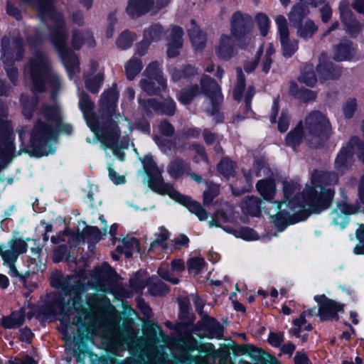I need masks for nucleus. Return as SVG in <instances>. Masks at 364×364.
Returning <instances> with one entry per match:
<instances>
[{
    "label": "nucleus",
    "instance_id": "f257e3e1",
    "mask_svg": "<svg viewBox=\"0 0 364 364\" xmlns=\"http://www.w3.org/2000/svg\"><path fill=\"white\" fill-rule=\"evenodd\" d=\"M338 180L334 172L315 171L311 174V186H306L301 193L296 184L284 183L283 201H274L269 210L271 221L278 228L288 226L304 220L311 213L326 209L333 200L334 191L324 186L334 185Z\"/></svg>",
    "mask_w": 364,
    "mask_h": 364
},
{
    "label": "nucleus",
    "instance_id": "f03ea898",
    "mask_svg": "<svg viewBox=\"0 0 364 364\" xmlns=\"http://www.w3.org/2000/svg\"><path fill=\"white\" fill-rule=\"evenodd\" d=\"M79 107L83 112L87 124L98 136L102 143V146L106 151L107 149L112 150V154L119 160H124L122 150L127 149L128 145L119 141V133L123 132L125 134L132 131L130 122L124 116L119 114L112 117L111 121L107 122L102 127L98 119L93 114L92 110L93 104L89 96L82 92L79 94Z\"/></svg>",
    "mask_w": 364,
    "mask_h": 364
},
{
    "label": "nucleus",
    "instance_id": "7ed1b4c3",
    "mask_svg": "<svg viewBox=\"0 0 364 364\" xmlns=\"http://www.w3.org/2000/svg\"><path fill=\"white\" fill-rule=\"evenodd\" d=\"M72 132V126L63 122L60 107L56 103L44 105L31 135L33 151L39 156L53 154L55 151L53 144L58 134H70Z\"/></svg>",
    "mask_w": 364,
    "mask_h": 364
},
{
    "label": "nucleus",
    "instance_id": "20e7f679",
    "mask_svg": "<svg viewBox=\"0 0 364 364\" xmlns=\"http://www.w3.org/2000/svg\"><path fill=\"white\" fill-rule=\"evenodd\" d=\"M144 168L149 176V179H144V183H147L148 186L153 191L162 195L168 196L176 202L185 206L191 213L195 214L198 218L203 221L208 218V213L197 201L190 196L181 194L171 184L164 181L161 171L151 157H147L143 161Z\"/></svg>",
    "mask_w": 364,
    "mask_h": 364
},
{
    "label": "nucleus",
    "instance_id": "39448f33",
    "mask_svg": "<svg viewBox=\"0 0 364 364\" xmlns=\"http://www.w3.org/2000/svg\"><path fill=\"white\" fill-rule=\"evenodd\" d=\"M30 75L33 82V92H42L46 90V83L51 89L52 97L62 87L59 76L51 70L50 63L47 56L41 52H36L29 61Z\"/></svg>",
    "mask_w": 364,
    "mask_h": 364
},
{
    "label": "nucleus",
    "instance_id": "423d86ee",
    "mask_svg": "<svg viewBox=\"0 0 364 364\" xmlns=\"http://www.w3.org/2000/svg\"><path fill=\"white\" fill-rule=\"evenodd\" d=\"M304 139L312 147H318L331 135L332 127L327 116L320 111H311L304 118Z\"/></svg>",
    "mask_w": 364,
    "mask_h": 364
},
{
    "label": "nucleus",
    "instance_id": "0eeeda50",
    "mask_svg": "<svg viewBox=\"0 0 364 364\" xmlns=\"http://www.w3.org/2000/svg\"><path fill=\"white\" fill-rule=\"evenodd\" d=\"M23 49L21 38H10L4 36L1 40V60L4 65V69L11 82L16 85L18 82V70L14 66L16 60L22 59Z\"/></svg>",
    "mask_w": 364,
    "mask_h": 364
},
{
    "label": "nucleus",
    "instance_id": "6e6552de",
    "mask_svg": "<svg viewBox=\"0 0 364 364\" xmlns=\"http://www.w3.org/2000/svg\"><path fill=\"white\" fill-rule=\"evenodd\" d=\"M28 245L21 239L11 240L7 245H0V255L4 266L9 269L8 274L11 277H18L20 274L15 264L19 255L27 251Z\"/></svg>",
    "mask_w": 364,
    "mask_h": 364
},
{
    "label": "nucleus",
    "instance_id": "1a4fd4ad",
    "mask_svg": "<svg viewBox=\"0 0 364 364\" xmlns=\"http://www.w3.org/2000/svg\"><path fill=\"white\" fill-rule=\"evenodd\" d=\"M251 29L252 20L249 16H243L240 12L232 15L231 33L237 38L240 47L244 48L252 43V38L249 35Z\"/></svg>",
    "mask_w": 364,
    "mask_h": 364
},
{
    "label": "nucleus",
    "instance_id": "9d476101",
    "mask_svg": "<svg viewBox=\"0 0 364 364\" xmlns=\"http://www.w3.org/2000/svg\"><path fill=\"white\" fill-rule=\"evenodd\" d=\"M225 232L247 242H267L277 237L284 229H224Z\"/></svg>",
    "mask_w": 364,
    "mask_h": 364
},
{
    "label": "nucleus",
    "instance_id": "9b49d317",
    "mask_svg": "<svg viewBox=\"0 0 364 364\" xmlns=\"http://www.w3.org/2000/svg\"><path fill=\"white\" fill-rule=\"evenodd\" d=\"M200 85L205 95L208 97V103L211 108L205 107L206 112L210 115L218 113V106L222 103L223 97L218 83L208 76H203L200 80Z\"/></svg>",
    "mask_w": 364,
    "mask_h": 364
},
{
    "label": "nucleus",
    "instance_id": "f8f14e48",
    "mask_svg": "<svg viewBox=\"0 0 364 364\" xmlns=\"http://www.w3.org/2000/svg\"><path fill=\"white\" fill-rule=\"evenodd\" d=\"M314 299L318 304V315L321 321L338 320V313L343 311V304L328 299L324 294L316 295Z\"/></svg>",
    "mask_w": 364,
    "mask_h": 364
},
{
    "label": "nucleus",
    "instance_id": "ddd939ff",
    "mask_svg": "<svg viewBox=\"0 0 364 364\" xmlns=\"http://www.w3.org/2000/svg\"><path fill=\"white\" fill-rule=\"evenodd\" d=\"M275 21L278 27L283 55L287 58L291 57L298 49V42L289 40L287 21L284 16H277Z\"/></svg>",
    "mask_w": 364,
    "mask_h": 364
},
{
    "label": "nucleus",
    "instance_id": "4468645a",
    "mask_svg": "<svg viewBox=\"0 0 364 364\" xmlns=\"http://www.w3.org/2000/svg\"><path fill=\"white\" fill-rule=\"evenodd\" d=\"M358 141L357 138H353L338 152L334 162L336 170L343 173L348 171L353 163V155L355 153L354 145Z\"/></svg>",
    "mask_w": 364,
    "mask_h": 364
},
{
    "label": "nucleus",
    "instance_id": "2eb2a0df",
    "mask_svg": "<svg viewBox=\"0 0 364 364\" xmlns=\"http://www.w3.org/2000/svg\"><path fill=\"white\" fill-rule=\"evenodd\" d=\"M140 103L147 112H151V109H153L156 112L168 116H173L176 112V103L171 98L166 99L163 102H158L155 99L149 98Z\"/></svg>",
    "mask_w": 364,
    "mask_h": 364
},
{
    "label": "nucleus",
    "instance_id": "dca6fc26",
    "mask_svg": "<svg viewBox=\"0 0 364 364\" xmlns=\"http://www.w3.org/2000/svg\"><path fill=\"white\" fill-rule=\"evenodd\" d=\"M317 71L323 80H336L341 74V68L327 59V56L322 54L317 66Z\"/></svg>",
    "mask_w": 364,
    "mask_h": 364
},
{
    "label": "nucleus",
    "instance_id": "f3484780",
    "mask_svg": "<svg viewBox=\"0 0 364 364\" xmlns=\"http://www.w3.org/2000/svg\"><path fill=\"white\" fill-rule=\"evenodd\" d=\"M358 210L346 204H339L329 216L331 225H339L341 228L346 226L349 222V215L356 213Z\"/></svg>",
    "mask_w": 364,
    "mask_h": 364
},
{
    "label": "nucleus",
    "instance_id": "a211bd4d",
    "mask_svg": "<svg viewBox=\"0 0 364 364\" xmlns=\"http://www.w3.org/2000/svg\"><path fill=\"white\" fill-rule=\"evenodd\" d=\"M153 0H128L126 12L132 18L139 17L151 11Z\"/></svg>",
    "mask_w": 364,
    "mask_h": 364
},
{
    "label": "nucleus",
    "instance_id": "6ab92c4d",
    "mask_svg": "<svg viewBox=\"0 0 364 364\" xmlns=\"http://www.w3.org/2000/svg\"><path fill=\"white\" fill-rule=\"evenodd\" d=\"M183 30L178 26H173L168 39L167 55L170 58H174L179 54V50L183 46Z\"/></svg>",
    "mask_w": 364,
    "mask_h": 364
},
{
    "label": "nucleus",
    "instance_id": "aec40b11",
    "mask_svg": "<svg viewBox=\"0 0 364 364\" xmlns=\"http://www.w3.org/2000/svg\"><path fill=\"white\" fill-rule=\"evenodd\" d=\"M216 51L218 57L222 59L228 60L234 56L237 49L232 38L225 34L222 35Z\"/></svg>",
    "mask_w": 364,
    "mask_h": 364
},
{
    "label": "nucleus",
    "instance_id": "412c9836",
    "mask_svg": "<svg viewBox=\"0 0 364 364\" xmlns=\"http://www.w3.org/2000/svg\"><path fill=\"white\" fill-rule=\"evenodd\" d=\"M316 314L315 308H311L307 311H304L299 316V318L294 320V327H292L289 333L295 337H299L303 331H309L312 329L310 323H308L306 320V316H314Z\"/></svg>",
    "mask_w": 364,
    "mask_h": 364
},
{
    "label": "nucleus",
    "instance_id": "4be33fe9",
    "mask_svg": "<svg viewBox=\"0 0 364 364\" xmlns=\"http://www.w3.org/2000/svg\"><path fill=\"white\" fill-rule=\"evenodd\" d=\"M7 107L0 100V140L14 142V139L11 136L12 128L7 120Z\"/></svg>",
    "mask_w": 364,
    "mask_h": 364
},
{
    "label": "nucleus",
    "instance_id": "5701e85b",
    "mask_svg": "<svg viewBox=\"0 0 364 364\" xmlns=\"http://www.w3.org/2000/svg\"><path fill=\"white\" fill-rule=\"evenodd\" d=\"M264 203L256 196H247L241 203V208L244 213L257 216L260 213Z\"/></svg>",
    "mask_w": 364,
    "mask_h": 364
},
{
    "label": "nucleus",
    "instance_id": "b1692460",
    "mask_svg": "<svg viewBox=\"0 0 364 364\" xmlns=\"http://www.w3.org/2000/svg\"><path fill=\"white\" fill-rule=\"evenodd\" d=\"M118 92L115 87H112L105 91L100 98V104L102 109L112 114L117 105Z\"/></svg>",
    "mask_w": 364,
    "mask_h": 364
},
{
    "label": "nucleus",
    "instance_id": "393cba45",
    "mask_svg": "<svg viewBox=\"0 0 364 364\" xmlns=\"http://www.w3.org/2000/svg\"><path fill=\"white\" fill-rule=\"evenodd\" d=\"M83 44L90 47L95 46L92 34L89 31L73 30L72 35V45L75 49H80Z\"/></svg>",
    "mask_w": 364,
    "mask_h": 364
},
{
    "label": "nucleus",
    "instance_id": "a878e982",
    "mask_svg": "<svg viewBox=\"0 0 364 364\" xmlns=\"http://www.w3.org/2000/svg\"><path fill=\"white\" fill-rule=\"evenodd\" d=\"M191 171L190 165L180 159H176L170 162L167 167V172L173 178L177 179Z\"/></svg>",
    "mask_w": 364,
    "mask_h": 364
},
{
    "label": "nucleus",
    "instance_id": "bb28decb",
    "mask_svg": "<svg viewBox=\"0 0 364 364\" xmlns=\"http://www.w3.org/2000/svg\"><path fill=\"white\" fill-rule=\"evenodd\" d=\"M144 75L149 80H154L162 89L166 87V80L162 75L161 66L159 63L155 61L149 63L144 70Z\"/></svg>",
    "mask_w": 364,
    "mask_h": 364
},
{
    "label": "nucleus",
    "instance_id": "cd10ccee",
    "mask_svg": "<svg viewBox=\"0 0 364 364\" xmlns=\"http://www.w3.org/2000/svg\"><path fill=\"white\" fill-rule=\"evenodd\" d=\"M258 193L264 200L271 201L275 194V183L272 179L259 180L256 184Z\"/></svg>",
    "mask_w": 364,
    "mask_h": 364
},
{
    "label": "nucleus",
    "instance_id": "c85d7f7f",
    "mask_svg": "<svg viewBox=\"0 0 364 364\" xmlns=\"http://www.w3.org/2000/svg\"><path fill=\"white\" fill-rule=\"evenodd\" d=\"M13 143L0 140V169L6 168L14 157Z\"/></svg>",
    "mask_w": 364,
    "mask_h": 364
},
{
    "label": "nucleus",
    "instance_id": "c756f323",
    "mask_svg": "<svg viewBox=\"0 0 364 364\" xmlns=\"http://www.w3.org/2000/svg\"><path fill=\"white\" fill-rule=\"evenodd\" d=\"M309 14L308 7L304 3L294 5L289 14V20L293 26H299L302 19Z\"/></svg>",
    "mask_w": 364,
    "mask_h": 364
},
{
    "label": "nucleus",
    "instance_id": "7c9ffc66",
    "mask_svg": "<svg viewBox=\"0 0 364 364\" xmlns=\"http://www.w3.org/2000/svg\"><path fill=\"white\" fill-rule=\"evenodd\" d=\"M354 54V48L349 41H343L335 48V59L338 61L350 60Z\"/></svg>",
    "mask_w": 364,
    "mask_h": 364
},
{
    "label": "nucleus",
    "instance_id": "2f4dec72",
    "mask_svg": "<svg viewBox=\"0 0 364 364\" xmlns=\"http://www.w3.org/2000/svg\"><path fill=\"white\" fill-rule=\"evenodd\" d=\"M305 130L303 127V122L301 121L296 127L291 130L286 137V143L288 146L296 147L304 139Z\"/></svg>",
    "mask_w": 364,
    "mask_h": 364
},
{
    "label": "nucleus",
    "instance_id": "473e14b6",
    "mask_svg": "<svg viewBox=\"0 0 364 364\" xmlns=\"http://www.w3.org/2000/svg\"><path fill=\"white\" fill-rule=\"evenodd\" d=\"M24 321V314L21 311L11 313L8 316L1 318V323L5 328H16L21 326Z\"/></svg>",
    "mask_w": 364,
    "mask_h": 364
},
{
    "label": "nucleus",
    "instance_id": "72a5a7b5",
    "mask_svg": "<svg viewBox=\"0 0 364 364\" xmlns=\"http://www.w3.org/2000/svg\"><path fill=\"white\" fill-rule=\"evenodd\" d=\"M117 250L127 257H129L134 251L139 252V242L136 238L127 236L123 238L122 245L117 246Z\"/></svg>",
    "mask_w": 364,
    "mask_h": 364
},
{
    "label": "nucleus",
    "instance_id": "f704fd0d",
    "mask_svg": "<svg viewBox=\"0 0 364 364\" xmlns=\"http://www.w3.org/2000/svg\"><path fill=\"white\" fill-rule=\"evenodd\" d=\"M143 68L141 60L133 56L130 58L124 65L127 77L129 80H132L141 72Z\"/></svg>",
    "mask_w": 364,
    "mask_h": 364
},
{
    "label": "nucleus",
    "instance_id": "c9c22d12",
    "mask_svg": "<svg viewBox=\"0 0 364 364\" xmlns=\"http://www.w3.org/2000/svg\"><path fill=\"white\" fill-rule=\"evenodd\" d=\"M188 34L193 46L196 50H202L205 46V36L200 31L198 27L193 26L188 30Z\"/></svg>",
    "mask_w": 364,
    "mask_h": 364
},
{
    "label": "nucleus",
    "instance_id": "e433bc0d",
    "mask_svg": "<svg viewBox=\"0 0 364 364\" xmlns=\"http://www.w3.org/2000/svg\"><path fill=\"white\" fill-rule=\"evenodd\" d=\"M196 69L191 65H187L184 68L173 67L171 68L170 73L173 82H179L182 79L188 78L195 75Z\"/></svg>",
    "mask_w": 364,
    "mask_h": 364
},
{
    "label": "nucleus",
    "instance_id": "4c0bfd02",
    "mask_svg": "<svg viewBox=\"0 0 364 364\" xmlns=\"http://www.w3.org/2000/svg\"><path fill=\"white\" fill-rule=\"evenodd\" d=\"M299 26L297 35L305 40L312 38L318 31V26L311 19L306 20L304 23Z\"/></svg>",
    "mask_w": 364,
    "mask_h": 364
},
{
    "label": "nucleus",
    "instance_id": "58836bf2",
    "mask_svg": "<svg viewBox=\"0 0 364 364\" xmlns=\"http://www.w3.org/2000/svg\"><path fill=\"white\" fill-rule=\"evenodd\" d=\"M164 31L159 24H154L146 28L144 32L145 41L151 43L152 41H158L164 36Z\"/></svg>",
    "mask_w": 364,
    "mask_h": 364
},
{
    "label": "nucleus",
    "instance_id": "ea45409f",
    "mask_svg": "<svg viewBox=\"0 0 364 364\" xmlns=\"http://www.w3.org/2000/svg\"><path fill=\"white\" fill-rule=\"evenodd\" d=\"M200 93L199 87L197 85L191 86L190 88L181 90L178 99L183 105H188L195 97Z\"/></svg>",
    "mask_w": 364,
    "mask_h": 364
},
{
    "label": "nucleus",
    "instance_id": "a19ab883",
    "mask_svg": "<svg viewBox=\"0 0 364 364\" xmlns=\"http://www.w3.org/2000/svg\"><path fill=\"white\" fill-rule=\"evenodd\" d=\"M136 35L130 31H123L117 39L116 44L122 50H126L130 48L134 41Z\"/></svg>",
    "mask_w": 364,
    "mask_h": 364
},
{
    "label": "nucleus",
    "instance_id": "79ce46f5",
    "mask_svg": "<svg viewBox=\"0 0 364 364\" xmlns=\"http://www.w3.org/2000/svg\"><path fill=\"white\" fill-rule=\"evenodd\" d=\"M235 168V163L227 158H223L218 165V171L228 178L234 175Z\"/></svg>",
    "mask_w": 364,
    "mask_h": 364
},
{
    "label": "nucleus",
    "instance_id": "37998d69",
    "mask_svg": "<svg viewBox=\"0 0 364 364\" xmlns=\"http://www.w3.org/2000/svg\"><path fill=\"white\" fill-rule=\"evenodd\" d=\"M237 84L234 90L233 95L235 100L240 101L242 97V92L245 90V80L242 74V69L240 68H237Z\"/></svg>",
    "mask_w": 364,
    "mask_h": 364
},
{
    "label": "nucleus",
    "instance_id": "c03bdc74",
    "mask_svg": "<svg viewBox=\"0 0 364 364\" xmlns=\"http://www.w3.org/2000/svg\"><path fill=\"white\" fill-rule=\"evenodd\" d=\"M102 80L103 75L102 73H98L94 77H88L85 79L86 88L91 92L96 93L98 92Z\"/></svg>",
    "mask_w": 364,
    "mask_h": 364
},
{
    "label": "nucleus",
    "instance_id": "a18cd8bd",
    "mask_svg": "<svg viewBox=\"0 0 364 364\" xmlns=\"http://www.w3.org/2000/svg\"><path fill=\"white\" fill-rule=\"evenodd\" d=\"M21 102L23 107V114L26 118H31L32 117L33 108L37 102V100L31 99L30 100L28 96L23 95L21 97Z\"/></svg>",
    "mask_w": 364,
    "mask_h": 364
},
{
    "label": "nucleus",
    "instance_id": "49530a36",
    "mask_svg": "<svg viewBox=\"0 0 364 364\" xmlns=\"http://www.w3.org/2000/svg\"><path fill=\"white\" fill-rule=\"evenodd\" d=\"M230 220V215L226 213L223 210L217 211L212 219L209 221L210 226L222 228L223 224L228 223Z\"/></svg>",
    "mask_w": 364,
    "mask_h": 364
},
{
    "label": "nucleus",
    "instance_id": "de8ad7c7",
    "mask_svg": "<svg viewBox=\"0 0 364 364\" xmlns=\"http://www.w3.org/2000/svg\"><path fill=\"white\" fill-rule=\"evenodd\" d=\"M187 264L190 272L198 274L205 267V262L202 257L198 256L189 259Z\"/></svg>",
    "mask_w": 364,
    "mask_h": 364
},
{
    "label": "nucleus",
    "instance_id": "09e8293b",
    "mask_svg": "<svg viewBox=\"0 0 364 364\" xmlns=\"http://www.w3.org/2000/svg\"><path fill=\"white\" fill-rule=\"evenodd\" d=\"M342 21L346 26L347 32L351 35L358 34L362 29L363 26L353 18V15L352 17L346 18Z\"/></svg>",
    "mask_w": 364,
    "mask_h": 364
},
{
    "label": "nucleus",
    "instance_id": "8fccbe9b",
    "mask_svg": "<svg viewBox=\"0 0 364 364\" xmlns=\"http://www.w3.org/2000/svg\"><path fill=\"white\" fill-rule=\"evenodd\" d=\"M220 193V188L218 185L211 184L208 186V189L203 193V204L205 205H210Z\"/></svg>",
    "mask_w": 364,
    "mask_h": 364
},
{
    "label": "nucleus",
    "instance_id": "3c124183",
    "mask_svg": "<svg viewBox=\"0 0 364 364\" xmlns=\"http://www.w3.org/2000/svg\"><path fill=\"white\" fill-rule=\"evenodd\" d=\"M299 80L305 83L308 86H313L316 84L317 79L313 72L311 67H306L303 71L301 75L299 77Z\"/></svg>",
    "mask_w": 364,
    "mask_h": 364
},
{
    "label": "nucleus",
    "instance_id": "603ef678",
    "mask_svg": "<svg viewBox=\"0 0 364 364\" xmlns=\"http://www.w3.org/2000/svg\"><path fill=\"white\" fill-rule=\"evenodd\" d=\"M149 291L153 296H161L168 291L167 286L161 281L149 284Z\"/></svg>",
    "mask_w": 364,
    "mask_h": 364
},
{
    "label": "nucleus",
    "instance_id": "864d4df0",
    "mask_svg": "<svg viewBox=\"0 0 364 364\" xmlns=\"http://www.w3.org/2000/svg\"><path fill=\"white\" fill-rule=\"evenodd\" d=\"M170 236L169 232L166 229H161L160 234L156 237L155 240L151 245V249L154 250L157 246H161L163 248L167 247L166 240Z\"/></svg>",
    "mask_w": 364,
    "mask_h": 364
},
{
    "label": "nucleus",
    "instance_id": "5fc2aeb1",
    "mask_svg": "<svg viewBox=\"0 0 364 364\" xmlns=\"http://www.w3.org/2000/svg\"><path fill=\"white\" fill-rule=\"evenodd\" d=\"M357 108L356 100L353 98L348 99L343 106V112L345 118L353 117Z\"/></svg>",
    "mask_w": 364,
    "mask_h": 364
},
{
    "label": "nucleus",
    "instance_id": "6e6d98bb",
    "mask_svg": "<svg viewBox=\"0 0 364 364\" xmlns=\"http://www.w3.org/2000/svg\"><path fill=\"white\" fill-rule=\"evenodd\" d=\"M154 80L143 79L141 81V88L147 92L149 95H156L160 91L161 89L159 87H155Z\"/></svg>",
    "mask_w": 364,
    "mask_h": 364
},
{
    "label": "nucleus",
    "instance_id": "4d7b16f0",
    "mask_svg": "<svg viewBox=\"0 0 364 364\" xmlns=\"http://www.w3.org/2000/svg\"><path fill=\"white\" fill-rule=\"evenodd\" d=\"M356 237L358 243L353 248V253L356 255H364V229H357Z\"/></svg>",
    "mask_w": 364,
    "mask_h": 364
},
{
    "label": "nucleus",
    "instance_id": "13d9d810",
    "mask_svg": "<svg viewBox=\"0 0 364 364\" xmlns=\"http://www.w3.org/2000/svg\"><path fill=\"white\" fill-rule=\"evenodd\" d=\"M256 21L262 35L265 36L268 32L269 24V20L268 17L263 14H259L256 16Z\"/></svg>",
    "mask_w": 364,
    "mask_h": 364
},
{
    "label": "nucleus",
    "instance_id": "bf43d9fd",
    "mask_svg": "<svg viewBox=\"0 0 364 364\" xmlns=\"http://www.w3.org/2000/svg\"><path fill=\"white\" fill-rule=\"evenodd\" d=\"M189 238L184 234H181L175 237L171 242L176 249H181L183 247H188L189 244Z\"/></svg>",
    "mask_w": 364,
    "mask_h": 364
},
{
    "label": "nucleus",
    "instance_id": "052dcab7",
    "mask_svg": "<svg viewBox=\"0 0 364 364\" xmlns=\"http://www.w3.org/2000/svg\"><path fill=\"white\" fill-rule=\"evenodd\" d=\"M158 128L159 132L164 136H171L174 134L175 129L173 126L166 120L161 121Z\"/></svg>",
    "mask_w": 364,
    "mask_h": 364
},
{
    "label": "nucleus",
    "instance_id": "680f3d73",
    "mask_svg": "<svg viewBox=\"0 0 364 364\" xmlns=\"http://www.w3.org/2000/svg\"><path fill=\"white\" fill-rule=\"evenodd\" d=\"M96 274L101 278L105 279L114 274V269L106 262L95 269Z\"/></svg>",
    "mask_w": 364,
    "mask_h": 364
},
{
    "label": "nucleus",
    "instance_id": "e2e57ef3",
    "mask_svg": "<svg viewBox=\"0 0 364 364\" xmlns=\"http://www.w3.org/2000/svg\"><path fill=\"white\" fill-rule=\"evenodd\" d=\"M154 141L164 153L166 154H170L171 144L168 139L161 136H155Z\"/></svg>",
    "mask_w": 364,
    "mask_h": 364
},
{
    "label": "nucleus",
    "instance_id": "0e129e2a",
    "mask_svg": "<svg viewBox=\"0 0 364 364\" xmlns=\"http://www.w3.org/2000/svg\"><path fill=\"white\" fill-rule=\"evenodd\" d=\"M339 11L341 20L352 17L353 13L349 7V3L347 0H343L339 4Z\"/></svg>",
    "mask_w": 364,
    "mask_h": 364
},
{
    "label": "nucleus",
    "instance_id": "69168bd1",
    "mask_svg": "<svg viewBox=\"0 0 364 364\" xmlns=\"http://www.w3.org/2000/svg\"><path fill=\"white\" fill-rule=\"evenodd\" d=\"M268 341L271 346L279 347L284 341V333L281 332L270 333L268 337Z\"/></svg>",
    "mask_w": 364,
    "mask_h": 364
},
{
    "label": "nucleus",
    "instance_id": "338daca9",
    "mask_svg": "<svg viewBox=\"0 0 364 364\" xmlns=\"http://www.w3.org/2000/svg\"><path fill=\"white\" fill-rule=\"evenodd\" d=\"M273 53V50L272 48H269L266 53L265 55L263 57L262 63V71L265 73H267L269 71V69L271 68V65L272 63L271 55Z\"/></svg>",
    "mask_w": 364,
    "mask_h": 364
},
{
    "label": "nucleus",
    "instance_id": "774afa93",
    "mask_svg": "<svg viewBox=\"0 0 364 364\" xmlns=\"http://www.w3.org/2000/svg\"><path fill=\"white\" fill-rule=\"evenodd\" d=\"M289 117L286 114L282 112L278 122V129L281 132H285L289 127Z\"/></svg>",
    "mask_w": 364,
    "mask_h": 364
}]
</instances>
